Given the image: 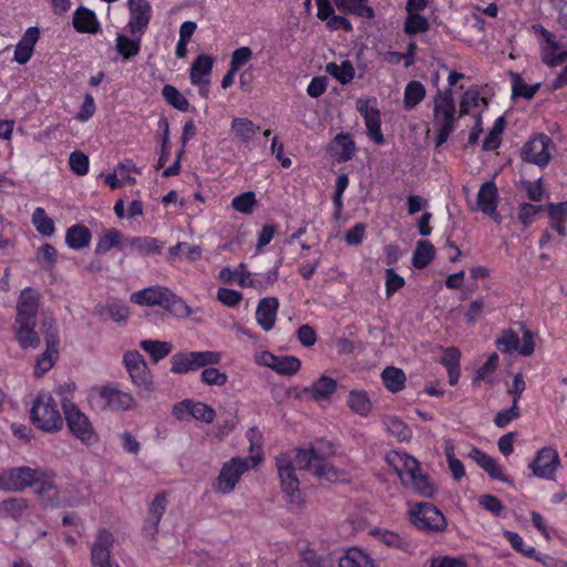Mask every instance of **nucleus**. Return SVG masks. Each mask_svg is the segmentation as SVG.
Returning <instances> with one entry per match:
<instances>
[{"label": "nucleus", "instance_id": "4468645a", "mask_svg": "<svg viewBox=\"0 0 567 567\" xmlns=\"http://www.w3.org/2000/svg\"><path fill=\"white\" fill-rule=\"evenodd\" d=\"M357 111L363 116L369 137L377 144H384L381 131V117L375 97L359 99L355 102Z\"/></svg>", "mask_w": 567, "mask_h": 567}, {"label": "nucleus", "instance_id": "09e8293b", "mask_svg": "<svg viewBox=\"0 0 567 567\" xmlns=\"http://www.w3.org/2000/svg\"><path fill=\"white\" fill-rule=\"evenodd\" d=\"M32 224L37 231L44 237H51L55 231L54 221L42 207H37L32 214Z\"/></svg>", "mask_w": 567, "mask_h": 567}, {"label": "nucleus", "instance_id": "ea45409f", "mask_svg": "<svg viewBox=\"0 0 567 567\" xmlns=\"http://www.w3.org/2000/svg\"><path fill=\"white\" fill-rule=\"evenodd\" d=\"M339 567H375L373 559L360 548H349L339 559Z\"/></svg>", "mask_w": 567, "mask_h": 567}, {"label": "nucleus", "instance_id": "f257e3e1", "mask_svg": "<svg viewBox=\"0 0 567 567\" xmlns=\"http://www.w3.org/2000/svg\"><path fill=\"white\" fill-rule=\"evenodd\" d=\"M331 453L332 447L329 443L317 442L278 455L276 466L281 491L293 511H301L307 504L300 491L297 470L308 471L319 480L327 482H341L347 478L344 472L326 462V457Z\"/></svg>", "mask_w": 567, "mask_h": 567}, {"label": "nucleus", "instance_id": "1a4fd4ad", "mask_svg": "<svg viewBox=\"0 0 567 567\" xmlns=\"http://www.w3.org/2000/svg\"><path fill=\"white\" fill-rule=\"evenodd\" d=\"M412 523L420 529L441 532L446 526L444 515L432 504L423 502L410 506Z\"/></svg>", "mask_w": 567, "mask_h": 567}, {"label": "nucleus", "instance_id": "5701e85b", "mask_svg": "<svg viewBox=\"0 0 567 567\" xmlns=\"http://www.w3.org/2000/svg\"><path fill=\"white\" fill-rule=\"evenodd\" d=\"M337 388L338 383L333 378L322 374L309 388H307L305 392H307L311 399L320 405H326L330 402L332 395L337 391Z\"/></svg>", "mask_w": 567, "mask_h": 567}, {"label": "nucleus", "instance_id": "338daca9", "mask_svg": "<svg viewBox=\"0 0 567 567\" xmlns=\"http://www.w3.org/2000/svg\"><path fill=\"white\" fill-rule=\"evenodd\" d=\"M69 165L74 174L83 176L89 172V157L83 152L74 151L70 154Z\"/></svg>", "mask_w": 567, "mask_h": 567}, {"label": "nucleus", "instance_id": "2eb2a0df", "mask_svg": "<svg viewBox=\"0 0 567 567\" xmlns=\"http://www.w3.org/2000/svg\"><path fill=\"white\" fill-rule=\"evenodd\" d=\"M38 477L34 480L33 489L40 497L42 504L49 507H58L62 504L60 492L55 485V475L49 470H38Z\"/></svg>", "mask_w": 567, "mask_h": 567}, {"label": "nucleus", "instance_id": "3c124183", "mask_svg": "<svg viewBox=\"0 0 567 567\" xmlns=\"http://www.w3.org/2000/svg\"><path fill=\"white\" fill-rule=\"evenodd\" d=\"M301 367V361L295 355H277L272 371L281 375H293Z\"/></svg>", "mask_w": 567, "mask_h": 567}, {"label": "nucleus", "instance_id": "79ce46f5", "mask_svg": "<svg viewBox=\"0 0 567 567\" xmlns=\"http://www.w3.org/2000/svg\"><path fill=\"white\" fill-rule=\"evenodd\" d=\"M382 424L385 431L396 437L399 441H408L412 436L410 427L399 417L394 415H385L382 417Z\"/></svg>", "mask_w": 567, "mask_h": 567}, {"label": "nucleus", "instance_id": "cd10ccee", "mask_svg": "<svg viewBox=\"0 0 567 567\" xmlns=\"http://www.w3.org/2000/svg\"><path fill=\"white\" fill-rule=\"evenodd\" d=\"M278 308L279 301L275 297L264 298L258 302L256 320L265 331H270L274 328Z\"/></svg>", "mask_w": 567, "mask_h": 567}, {"label": "nucleus", "instance_id": "dca6fc26", "mask_svg": "<svg viewBox=\"0 0 567 567\" xmlns=\"http://www.w3.org/2000/svg\"><path fill=\"white\" fill-rule=\"evenodd\" d=\"M39 468L28 466L3 471L0 475V487L6 491L20 492L34 484Z\"/></svg>", "mask_w": 567, "mask_h": 567}, {"label": "nucleus", "instance_id": "9d476101", "mask_svg": "<svg viewBox=\"0 0 567 567\" xmlns=\"http://www.w3.org/2000/svg\"><path fill=\"white\" fill-rule=\"evenodd\" d=\"M172 414L179 421L195 420L206 424L213 423L216 417V412L210 405L193 399H185L174 404Z\"/></svg>", "mask_w": 567, "mask_h": 567}, {"label": "nucleus", "instance_id": "864d4df0", "mask_svg": "<svg viewBox=\"0 0 567 567\" xmlns=\"http://www.w3.org/2000/svg\"><path fill=\"white\" fill-rule=\"evenodd\" d=\"M256 194L254 192H245L235 196L231 200L234 210L240 214H251L257 207Z\"/></svg>", "mask_w": 567, "mask_h": 567}, {"label": "nucleus", "instance_id": "5fc2aeb1", "mask_svg": "<svg viewBox=\"0 0 567 567\" xmlns=\"http://www.w3.org/2000/svg\"><path fill=\"white\" fill-rule=\"evenodd\" d=\"M29 503L25 498L13 497L0 503V512L11 516L14 519L20 518L28 509Z\"/></svg>", "mask_w": 567, "mask_h": 567}, {"label": "nucleus", "instance_id": "e2e57ef3", "mask_svg": "<svg viewBox=\"0 0 567 567\" xmlns=\"http://www.w3.org/2000/svg\"><path fill=\"white\" fill-rule=\"evenodd\" d=\"M200 380L207 385H225L228 381V377L225 372H221L215 365L205 367L200 373Z\"/></svg>", "mask_w": 567, "mask_h": 567}, {"label": "nucleus", "instance_id": "72a5a7b5", "mask_svg": "<svg viewBox=\"0 0 567 567\" xmlns=\"http://www.w3.org/2000/svg\"><path fill=\"white\" fill-rule=\"evenodd\" d=\"M461 351L457 348L450 347L443 349L441 363L447 371L449 383L451 385L457 384L461 371H460Z\"/></svg>", "mask_w": 567, "mask_h": 567}, {"label": "nucleus", "instance_id": "9b49d317", "mask_svg": "<svg viewBox=\"0 0 567 567\" xmlns=\"http://www.w3.org/2000/svg\"><path fill=\"white\" fill-rule=\"evenodd\" d=\"M64 416L71 433L84 444H92L96 435L89 417L73 403L64 401Z\"/></svg>", "mask_w": 567, "mask_h": 567}, {"label": "nucleus", "instance_id": "a878e982", "mask_svg": "<svg viewBox=\"0 0 567 567\" xmlns=\"http://www.w3.org/2000/svg\"><path fill=\"white\" fill-rule=\"evenodd\" d=\"M468 457H471L481 468H483L493 480L508 483L509 480L505 475L503 467L492 456L483 451L473 447Z\"/></svg>", "mask_w": 567, "mask_h": 567}, {"label": "nucleus", "instance_id": "c03bdc74", "mask_svg": "<svg viewBox=\"0 0 567 567\" xmlns=\"http://www.w3.org/2000/svg\"><path fill=\"white\" fill-rule=\"evenodd\" d=\"M162 95L167 104L181 112H189L193 110L185 95L171 84L164 85Z\"/></svg>", "mask_w": 567, "mask_h": 567}, {"label": "nucleus", "instance_id": "680f3d73", "mask_svg": "<svg viewBox=\"0 0 567 567\" xmlns=\"http://www.w3.org/2000/svg\"><path fill=\"white\" fill-rule=\"evenodd\" d=\"M252 56L254 53L249 47H239L230 55L229 68L238 73L251 61Z\"/></svg>", "mask_w": 567, "mask_h": 567}, {"label": "nucleus", "instance_id": "7c9ffc66", "mask_svg": "<svg viewBox=\"0 0 567 567\" xmlns=\"http://www.w3.org/2000/svg\"><path fill=\"white\" fill-rule=\"evenodd\" d=\"M317 7H318V11H317L318 19L326 21L327 27L330 30H340V29L346 30V31L352 30V25L348 19H346L341 16L334 14V9L331 3L317 2Z\"/></svg>", "mask_w": 567, "mask_h": 567}, {"label": "nucleus", "instance_id": "de8ad7c7", "mask_svg": "<svg viewBox=\"0 0 567 567\" xmlns=\"http://www.w3.org/2000/svg\"><path fill=\"white\" fill-rule=\"evenodd\" d=\"M123 362L133 383L137 386L142 384V357L138 351H128L124 354Z\"/></svg>", "mask_w": 567, "mask_h": 567}, {"label": "nucleus", "instance_id": "e433bc0d", "mask_svg": "<svg viewBox=\"0 0 567 567\" xmlns=\"http://www.w3.org/2000/svg\"><path fill=\"white\" fill-rule=\"evenodd\" d=\"M543 38L546 42V45H544L542 50L543 62L549 66H556L560 64L564 59L567 58V52H559V47L556 43L554 35L548 31H543Z\"/></svg>", "mask_w": 567, "mask_h": 567}, {"label": "nucleus", "instance_id": "2f4dec72", "mask_svg": "<svg viewBox=\"0 0 567 567\" xmlns=\"http://www.w3.org/2000/svg\"><path fill=\"white\" fill-rule=\"evenodd\" d=\"M167 499L165 495H156L150 504L147 525L144 524V534L153 537L158 530V523L166 511Z\"/></svg>", "mask_w": 567, "mask_h": 567}, {"label": "nucleus", "instance_id": "a19ab883", "mask_svg": "<svg viewBox=\"0 0 567 567\" xmlns=\"http://www.w3.org/2000/svg\"><path fill=\"white\" fill-rule=\"evenodd\" d=\"M548 214L550 225L556 229L560 236L567 235V202L559 204H549Z\"/></svg>", "mask_w": 567, "mask_h": 567}, {"label": "nucleus", "instance_id": "774afa93", "mask_svg": "<svg viewBox=\"0 0 567 567\" xmlns=\"http://www.w3.org/2000/svg\"><path fill=\"white\" fill-rule=\"evenodd\" d=\"M482 103H484V100L480 96L477 91H465L460 104V115L470 114L473 109L478 107Z\"/></svg>", "mask_w": 567, "mask_h": 567}, {"label": "nucleus", "instance_id": "c756f323", "mask_svg": "<svg viewBox=\"0 0 567 567\" xmlns=\"http://www.w3.org/2000/svg\"><path fill=\"white\" fill-rule=\"evenodd\" d=\"M73 27L80 33L95 34L100 30V22L95 13L85 8L79 7L73 13Z\"/></svg>", "mask_w": 567, "mask_h": 567}, {"label": "nucleus", "instance_id": "20e7f679", "mask_svg": "<svg viewBox=\"0 0 567 567\" xmlns=\"http://www.w3.org/2000/svg\"><path fill=\"white\" fill-rule=\"evenodd\" d=\"M30 420L39 430L56 433L63 427V417L59 406L49 391H41L33 400Z\"/></svg>", "mask_w": 567, "mask_h": 567}, {"label": "nucleus", "instance_id": "6ab92c4d", "mask_svg": "<svg viewBox=\"0 0 567 567\" xmlns=\"http://www.w3.org/2000/svg\"><path fill=\"white\" fill-rule=\"evenodd\" d=\"M498 198V189L494 182L487 181L481 185L476 200L477 209L492 217L496 223H501L497 214Z\"/></svg>", "mask_w": 567, "mask_h": 567}, {"label": "nucleus", "instance_id": "69168bd1", "mask_svg": "<svg viewBox=\"0 0 567 567\" xmlns=\"http://www.w3.org/2000/svg\"><path fill=\"white\" fill-rule=\"evenodd\" d=\"M503 536L508 540L511 546L526 557L535 556V548L527 546L520 535L511 530H504Z\"/></svg>", "mask_w": 567, "mask_h": 567}, {"label": "nucleus", "instance_id": "0eeeda50", "mask_svg": "<svg viewBox=\"0 0 567 567\" xmlns=\"http://www.w3.org/2000/svg\"><path fill=\"white\" fill-rule=\"evenodd\" d=\"M144 306H158L175 317H187L190 309L186 302L164 287L144 288Z\"/></svg>", "mask_w": 567, "mask_h": 567}, {"label": "nucleus", "instance_id": "c85d7f7f", "mask_svg": "<svg viewBox=\"0 0 567 567\" xmlns=\"http://www.w3.org/2000/svg\"><path fill=\"white\" fill-rule=\"evenodd\" d=\"M259 127L248 117L236 116L230 122V133L234 140L241 144L250 143Z\"/></svg>", "mask_w": 567, "mask_h": 567}, {"label": "nucleus", "instance_id": "49530a36", "mask_svg": "<svg viewBox=\"0 0 567 567\" xmlns=\"http://www.w3.org/2000/svg\"><path fill=\"white\" fill-rule=\"evenodd\" d=\"M435 248L427 240H420L416 244L413 255V266L417 269L425 268L434 258Z\"/></svg>", "mask_w": 567, "mask_h": 567}, {"label": "nucleus", "instance_id": "393cba45", "mask_svg": "<svg viewBox=\"0 0 567 567\" xmlns=\"http://www.w3.org/2000/svg\"><path fill=\"white\" fill-rule=\"evenodd\" d=\"M39 37L40 31L37 27H30L25 30L14 48L13 60L17 63L25 64L31 59Z\"/></svg>", "mask_w": 567, "mask_h": 567}, {"label": "nucleus", "instance_id": "473e14b6", "mask_svg": "<svg viewBox=\"0 0 567 567\" xmlns=\"http://www.w3.org/2000/svg\"><path fill=\"white\" fill-rule=\"evenodd\" d=\"M214 63L215 60L213 56L207 54H199L194 60L189 69L190 83L210 81Z\"/></svg>", "mask_w": 567, "mask_h": 567}, {"label": "nucleus", "instance_id": "58836bf2", "mask_svg": "<svg viewBox=\"0 0 567 567\" xmlns=\"http://www.w3.org/2000/svg\"><path fill=\"white\" fill-rule=\"evenodd\" d=\"M381 380L388 391L396 393L405 388L406 375L403 370L390 365L382 371Z\"/></svg>", "mask_w": 567, "mask_h": 567}, {"label": "nucleus", "instance_id": "f3484780", "mask_svg": "<svg viewBox=\"0 0 567 567\" xmlns=\"http://www.w3.org/2000/svg\"><path fill=\"white\" fill-rule=\"evenodd\" d=\"M114 543L113 534L106 529L99 530L91 546L92 567H120L111 560V548Z\"/></svg>", "mask_w": 567, "mask_h": 567}, {"label": "nucleus", "instance_id": "6e6d98bb", "mask_svg": "<svg viewBox=\"0 0 567 567\" xmlns=\"http://www.w3.org/2000/svg\"><path fill=\"white\" fill-rule=\"evenodd\" d=\"M333 144L339 161L346 162L353 156L355 147L352 138L348 134H338Z\"/></svg>", "mask_w": 567, "mask_h": 567}, {"label": "nucleus", "instance_id": "a18cd8bd", "mask_svg": "<svg viewBox=\"0 0 567 567\" xmlns=\"http://www.w3.org/2000/svg\"><path fill=\"white\" fill-rule=\"evenodd\" d=\"M327 72L338 80L341 84L352 82L355 75V70L352 63L348 60L338 63H328L326 66Z\"/></svg>", "mask_w": 567, "mask_h": 567}, {"label": "nucleus", "instance_id": "37998d69", "mask_svg": "<svg viewBox=\"0 0 567 567\" xmlns=\"http://www.w3.org/2000/svg\"><path fill=\"white\" fill-rule=\"evenodd\" d=\"M425 87L419 81H410L403 93V105L404 109L410 111L420 104L425 97Z\"/></svg>", "mask_w": 567, "mask_h": 567}, {"label": "nucleus", "instance_id": "f704fd0d", "mask_svg": "<svg viewBox=\"0 0 567 567\" xmlns=\"http://www.w3.org/2000/svg\"><path fill=\"white\" fill-rule=\"evenodd\" d=\"M247 440L249 442V455L248 457L244 458L245 461H248L252 467H258L264 460L262 454V442L264 436L262 433L257 427H251L247 431Z\"/></svg>", "mask_w": 567, "mask_h": 567}, {"label": "nucleus", "instance_id": "c9c22d12", "mask_svg": "<svg viewBox=\"0 0 567 567\" xmlns=\"http://www.w3.org/2000/svg\"><path fill=\"white\" fill-rule=\"evenodd\" d=\"M92 235L84 225H73L66 229L65 244L74 250H80L90 245Z\"/></svg>", "mask_w": 567, "mask_h": 567}, {"label": "nucleus", "instance_id": "13d9d810", "mask_svg": "<svg viewBox=\"0 0 567 567\" xmlns=\"http://www.w3.org/2000/svg\"><path fill=\"white\" fill-rule=\"evenodd\" d=\"M498 364V355L496 353L491 354L485 363L476 371L473 379L475 385H480L482 382L492 383L493 372Z\"/></svg>", "mask_w": 567, "mask_h": 567}, {"label": "nucleus", "instance_id": "0e129e2a", "mask_svg": "<svg viewBox=\"0 0 567 567\" xmlns=\"http://www.w3.org/2000/svg\"><path fill=\"white\" fill-rule=\"evenodd\" d=\"M504 131V120L503 117H498L492 130L489 131L488 135L485 137L483 142V148L485 151H494L499 146L501 143V135Z\"/></svg>", "mask_w": 567, "mask_h": 567}, {"label": "nucleus", "instance_id": "f8f14e48", "mask_svg": "<svg viewBox=\"0 0 567 567\" xmlns=\"http://www.w3.org/2000/svg\"><path fill=\"white\" fill-rule=\"evenodd\" d=\"M497 348L507 353L517 352L520 355H530L535 350L534 333L530 330L522 329V334L506 330L496 340Z\"/></svg>", "mask_w": 567, "mask_h": 567}, {"label": "nucleus", "instance_id": "b1692460", "mask_svg": "<svg viewBox=\"0 0 567 567\" xmlns=\"http://www.w3.org/2000/svg\"><path fill=\"white\" fill-rule=\"evenodd\" d=\"M37 321L27 319H16L13 323V332L20 347L23 349L37 348L40 338L35 331Z\"/></svg>", "mask_w": 567, "mask_h": 567}, {"label": "nucleus", "instance_id": "4be33fe9", "mask_svg": "<svg viewBox=\"0 0 567 567\" xmlns=\"http://www.w3.org/2000/svg\"><path fill=\"white\" fill-rule=\"evenodd\" d=\"M39 306L40 293L30 287L23 289L17 301L16 319L35 320Z\"/></svg>", "mask_w": 567, "mask_h": 567}, {"label": "nucleus", "instance_id": "bf43d9fd", "mask_svg": "<svg viewBox=\"0 0 567 567\" xmlns=\"http://www.w3.org/2000/svg\"><path fill=\"white\" fill-rule=\"evenodd\" d=\"M370 535L374 537L377 540L383 543L388 547L393 548H402L403 547V540L400 537L399 534L384 529L381 527H374L370 529Z\"/></svg>", "mask_w": 567, "mask_h": 567}, {"label": "nucleus", "instance_id": "39448f33", "mask_svg": "<svg viewBox=\"0 0 567 567\" xmlns=\"http://www.w3.org/2000/svg\"><path fill=\"white\" fill-rule=\"evenodd\" d=\"M223 354L219 351H189L177 352L171 359V371L175 374H186L209 365L221 362Z\"/></svg>", "mask_w": 567, "mask_h": 567}, {"label": "nucleus", "instance_id": "bb28decb", "mask_svg": "<svg viewBox=\"0 0 567 567\" xmlns=\"http://www.w3.org/2000/svg\"><path fill=\"white\" fill-rule=\"evenodd\" d=\"M468 457H471L481 468H483L493 480L508 483L509 480L505 475L503 467L492 456L483 451L473 447Z\"/></svg>", "mask_w": 567, "mask_h": 567}, {"label": "nucleus", "instance_id": "423d86ee", "mask_svg": "<svg viewBox=\"0 0 567 567\" xmlns=\"http://www.w3.org/2000/svg\"><path fill=\"white\" fill-rule=\"evenodd\" d=\"M41 331L45 340L47 349L38 358L35 363V374L43 375L52 369L59 358V331L56 321L53 318H45L41 323Z\"/></svg>", "mask_w": 567, "mask_h": 567}, {"label": "nucleus", "instance_id": "a211bd4d", "mask_svg": "<svg viewBox=\"0 0 567 567\" xmlns=\"http://www.w3.org/2000/svg\"><path fill=\"white\" fill-rule=\"evenodd\" d=\"M553 143L547 135H536L523 148V158L538 166L548 164L551 156Z\"/></svg>", "mask_w": 567, "mask_h": 567}, {"label": "nucleus", "instance_id": "ddd939ff", "mask_svg": "<svg viewBox=\"0 0 567 567\" xmlns=\"http://www.w3.org/2000/svg\"><path fill=\"white\" fill-rule=\"evenodd\" d=\"M533 474L542 480L554 481L560 468V456L553 446H545L537 451L534 460L529 463Z\"/></svg>", "mask_w": 567, "mask_h": 567}, {"label": "nucleus", "instance_id": "052dcab7", "mask_svg": "<svg viewBox=\"0 0 567 567\" xmlns=\"http://www.w3.org/2000/svg\"><path fill=\"white\" fill-rule=\"evenodd\" d=\"M429 30V21L420 13H408L404 31L409 35L424 33Z\"/></svg>", "mask_w": 567, "mask_h": 567}, {"label": "nucleus", "instance_id": "f03ea898", "mask_svg": "<svg viewBox=\"0 0 567 567\" xmlns=\"http://www.w3.org/2000/svg\"><path fill=\"white\" fill-rule=\"evenodd\" d=\"M385 460L405 487L423 496L433 495L434 487L427 476L421 472L416 458L405 452L390 451Z\"/></svg>", "mask_w": 567, "mask_h": 567}, {"label": "nucleus", "instance_id": "4c0bfd02", "mask_svg": "<svg viewBox=\"0 0 567 567\" xmlns=\"http://www.w3.org/2000/svg\"><path fill=\"white\" fill-rule=\"evenodd\" d=\"M347 404L353 413L363 417L370 415L372 411L370 396L363 390H351L348 394Z\"/></svg>", "mask_w": 567, "mask_h": 567}, {"label": "nucleus", "instance_id": "4d7b16f0", "mask_svg": "<svg viewBox=\"0 0 567 567\" xmlns=\"http://www.w3.org/2000/svg\"><path fill=\"white\" fill-rule=\"evenodd\" d=\"M122 234L116 229H106L96 243V252L105 254L122 244Z\"/></svg>", "mask_w": 567, "mask_h": 567}, {"label": "nucleus", "instance_id": "412c9836", "mask_svg": "<svg viewBox=\"0 0 567 567\" xmlns=\"http://www.w3.org/2000/svg\"><path fill=\"white\" fill-rule=\"evenodd\" d=\"M271 282L272 280L270 276L251 272L247 265L244 262H240L237 266V277L235 284L241 288H249L257 292H262L271 285Z\"/></svg>", "mask_w": 567, "mask_h": 567}, {"label": "nucleus", "instance_id": "603ef678", "mask_svg": "<svg viewBox=\"0 0 567 567\" xmlns=\"http://www.w3.org/2000/svg\"><path fill=\"white\" fill-rule=\"evenodd\" d=\"M173 350L171 342L157 340H144V351L147 352L154 362L167 357Z\"/></svg>", "mask_w": 567, "mask_h": 567}, {"label": "nucleus", "instance_id": "8fccbe9b", "mask_svg": "<svg viewBox=\"0 0 567 567\" xmlns=\"http://www.w3.org/2000/svg\"><path fill=\"white\" fill-rule=\"evenodd\" d=\"M512 93L513 97H524L526 100L532 99L538 91L540 83L534 85L527 84L524 79L517 74L512 73Z\"/></svg>", "mask_w": 567, "mask_h": 567}, {"label": "nucleus", "instance_id": "7ed1b4c3", "mask_svg": "<svg viewBox=\"0 0 567 567\" xmlns=\"http://www.w3.org/2000/svg\"><path fill=\"white\" fill-rule=\"evenodd\" d=\"M460 113L451 89L439 91L433 97V126L437 131L436 146L443 145L454 132Z\"/></svg>", "mask_w": 567, "mask_h": 567}, {"label": "nucleus", "instance_id": "aec40b11", "mask_svg": "<svg viewBox=\"0 0 567 567\" xmlns=\"http://www.w3.org/2000/svg\"><path fill=\"white\" fill-rule=\"evenodd\" d=\"M103 409L111 411H124L132 406L133 399L126 393L112 385H104L96 389Z\"/></svg>", "mask_w": 567, "mask_h": 567}, {"label": "nucleus", "instance_id": "6e6552de", "mask_svg": "<svg viewBox=\"0 0 567 567\" xmlns=\"http://www.w3.org/2000/svg\"><path fill=\"white\" fill-rule=\"evenodd\" d=\"M252 465L245 461L243 457H233L228 462L224 463L217 477L213 483V488L218 494H230L239 483L241 476Z\"/></svg>", "mask_w": 567, "mask_h": 567}]
</instances>
